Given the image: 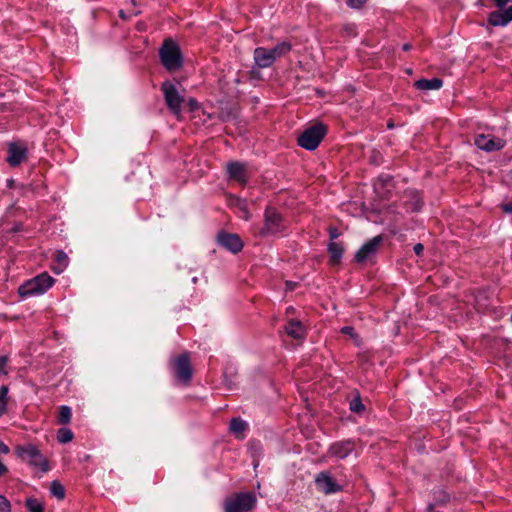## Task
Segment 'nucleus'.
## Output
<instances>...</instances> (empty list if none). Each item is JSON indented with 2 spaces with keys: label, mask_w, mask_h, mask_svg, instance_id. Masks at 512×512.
<instances>
[{
  "label": "nucleus",
  "mask_w": 512,
  "mask_h": 512,
  "mask_svg": "<svg viewBox=\"0 0 512 512\" xmlns=\"http://www.w3.org/2000/svg\"><path fill=\"white\" fill-rule=\"evenodd\" d=\"M16 456L26 462L33 468L40 469L41 472L46 473L50 470L49 461L46 456L42 454L39 448L32 444L26 443L17 445L14 449Z\"/></svg>",
  "instance_id": "1"
},
{
  "label": "nucleus",
  "mask_w": 512,
  "mask_h": 512,
  "mask_svg": "<svg viewBox=\"0 0 512 512\" xmlns=\"http://www.w3.org/2000/svg\"><path fill=\"white\" fill-rule=\"evenodd\" d=\"M159 56L162 65L168 71H176L182 67L183 58L180 47L170 38L164 40L159 50Z\"/></svg>",
  "instance_id": "2"
},
{
  "label": "nucleus",
  "mask_w": 512,
  "mask_h": 512,
  "mask_svg": "<svg viewBox=\"0 0 512 512\" xmlns=\"http://www.w3.org/2000/svg\"><path fill=\"white\" fill-rule=\"evenodd\" d=\"M165 104L168 108V110L177 118L181 119L182 117V106L185 103L184 96L179 92L178 86L169 81L166 80L161 84L160 87Z\"/></svg>",
  "instance_id": "3"
},
{
  "label": "nucleus",
  "mask_w": 512,
  "mask_h": 512,
  "mask_svg": "<svg viewBox=\"0 0 512 512\" xmlns=\"http://www.w3.org/2000/svg\"><path fill=\"white\" fill-rule=\"evenodd\" d=\"M253 492H239L225 498L224 512H249L256 505Z\"/></svg>",
  "instance_id": "4"
},
{
  "label": "nucleus",
  "mask_w": 512,
  "mask_h": 512,
  "mask_svg": "<svg viewBox=\"0 0 512 512\" xmlns=\"http://www.w3.org/2000/svg\"><path fill=\"white\" fill-rule=\"evenodd\" d=\"M327 133V126L322 123L314 124L305 129L297 138L300 147L312 151L315 150Z\"/></svg>",
  "instance_id": "5"
},
{
  "label": "nucleus",
  "mask_w": 512,
  "mask_h": 512,
  "mask_svg": "<svg viewBox=\"0 0 512 512\" xmlns=\"http://www.w3.org/2000/svg\"><path fill=\"white\" fill-rule=\"evenodd\" d=\"M285 229L282 215L275 207L268 206L264 212V224L259 229L258 235L262 238L275 235Z\"/></svg>",
  "instance_id": "6"
},
{
  "label": "nucleus",
  "mask_w": 512,
  "mask_h": 512,
  "mask_svg": "<svg viewBox=\"0 0 512 512\" xmlns=\"http://www.w3.org/2000/svg\"><path fill=\"white\" fill-rule=\"evenodd\" d=\"M55 280L48 275L47 273H42L22 284L18 291L22 297H28L38 294H43L46 292L52 285Z\"/></svg>",
  "instance_id": "7"
},
{
  "label": "nucleus",
  "mask_w": 512,
  "mask_h": 512,
  "mask_svg": "<svg viewBox=\"0 0 512 512\" xmlns=\"http://www.w3.org/2000/svg\"><path fill=\"white\" fill-rule=\"evenodd\" d=\"M173 374L176 381L184 386H187L192 379L193 370L190 361V354L184 352L171 361Z\"/></svg>",
  "instance_id": "8"
},
{
  "label": "nucleus",
  "mask_w": 512,
  "mask_h": 512,
  "mask_svg": "<svg viewBox=\"0 0 512 512\" xmlns=\"http://www.w3.org/2000/svg\"><path fill=\"white\" fill-rule=\"evenodd\" d=\"M382 242L383 237L381 235H378L370 239L365 244H363L354 256L355 262L364 263L372 259L376 255Z\"/></svg>",
  "instance_id": "9"
},
{
  "label": "nucleus",
  "mask_w": 512,
  "mask_h": 512,
  "mask_svg": "<svg viewBox=\"0 0 512 512\" xmlns=\"http://www.w3.org/2000/svg\"><path fill=\"white\" fill-rule=\"evenodd\" d=\"M226 171L229 179L245 186L249 179L247 164L239 161H232L226 164Z\"/></svg>",
  "instance_id": "10"
},
{
  "label": "nucleus",
  "mask_w": 512,
  "mask_h": 512,
  "mask_svg": "<svg viewBox=\"0 0 512 512\" xmlns=\"http://www.w3.org/2000/svg\"><path fill=\"white\" fill-rule=\"evenodd\" d=\"M315 484L318 490L322 491L324 494L342 491L341 485L337 484L327 472H320L315 478Z\"/></svg>",
  "instance_id": "11"
},
{
  "label": "nucleus",
  "mask_w": 512,
  "mask_h": 512,
  "mask_svg": "<svg viewBox=\"0 0 512 512\" xmlns=\"http://www.w3.org/2000/svg\"><path fill=\"white\" fill-rule=\"evenodd\" d=\"M474 143L479 149L487 152L498 151L505 145L504 140L496 137L489 138L484 134L477 135L474 139Z\"/></svg>",
  "instance_id": "12"
},
{
  "label": "nucleus",
  "mask_w": 512,
  "mask_h": 512,
  "mask_svg": "<svg viewBox=\"0 0 512 512\" xmlns=\"http://www.w3.org/2000/svg\"><path fill=\"white\" fill-rule=\"evenodd\" d=\"M220 245L233 253H238L243 248V242L237 234L221 232L218 235Z\"/></svg>",
  "instance_id": "13"
},
{
  "label": "nucleus",
  "mask_w": 512,
  "mask_h": 512,
  "mask_svg": "<svg viewBox=\"0 0 512 512\" xmlns=\"http://www.w3.org/2000/svg\"><path fill=\"white\" fill-rule=\"evenodd\" d=\"M27 149L15 143H11L8 148L7 161L12 167H16L25 160Z\"/></svg>",
  "instance_id": "14"
},
{
  "label": "nucleus",
  "mask_w": 512,
  "mask_h": 512,
  "mask_svg": "<svg viewBox=\"0 0 512 512\" xmlns=\"http://www.w3.org/2000/svg\"><path fill=\"white\" fill-rule=\"evenodd\" d=\"M284 330L288 336L296 340H302L307 335V330L303 323L296 319L288 320Z\"/></svg>",
  "instance_id": "15"
},
{
  "label": "nucleus",
  "mask_w": 512,
  "mask_h": 512,
  "mask_svg": "<svg viewBox=\"0 0 512 512\" xmlns=\"http://www.w3.org/2000/svg\"><path fill=\"white\" fill-rule=\"evenodd\" d=\"M254 61L257 67L263 69L273 65L274 60L270 54L269 49L264 47H257L253 53Z\"/></svg>",
  "instance_id": "16"
},
{
  "label": "nucleus",
  "mask_w": 512,
  "mask_h": 512,
  "mask_svg": "<svg viewBox=\"0 0 512 512\" xmlns=\"http://www.w3.org/2000/svg\"><path fill=\"white\" fill-rule=\"evenodd\" d=\"M512 10H497L489 14L488 23L492 26H505L512 21Z\"/></svg>",
  "instance_id": "17"
},
{
  "label": "nucleus",
  "mask_w": 512,
  "mask_h": 512,
  "mask_svg": "<svg viewBox=\"0 0 512 512\" xmlns=\"http://www.w3.org/2000/svg\"><path fill=\"white\" fill-rule=\"evenodd\" d=\"M354 449V443L352 441H342L331 445L329 452L331 455L338 458L347 457Z\"/></svg>",
  "instance_id": "18"
},
{
  "label": "nucleus",
  "mask_w": 512,
  "mask_h": 512,
  "mask_svg": "<svg viewBox=\"0 0 512 512\" xmlns=\"http://www.w3.org/2000/svg\"><path fill=\"white\" fill-rule=\"evenodd\" d=\"M328 252L330 254L331 265L336 266L341 262L344 247L341 243L332 241L328 245Z\"/></svg>",
  "instance_id": "19"
},
{
  "label": "nucleus",
  "mask_w": 512,
  "mask_h": 512,
  "mask_svg": "<svg viewBox=\"0 0 512 512\" xmlns=\"http://www.w3.org/2000/svg\"><path fill=\"white\" fill-rule=\"evenodd\" d=\"M292 47H293V45L291 44V42L282 41V42L278 43L275 47L269 49L274 62L277 59L288 55L290 53V51L292 50Z\"/></svg>",
  "instance_id": "20"
},
{
  "label": "nucleus",
  "mask_w": 512,
  "mask_h": 512,
  "mask_svg": "<svg viewBox=\"0 0 512 512\" xmlns=\"http://www.w3.org/2000/svg\"><path fill=\"white\" fill-rule=\"evenodd\" d=\"M248 427V424L242 420V418H232L230 421L229 429L238 439H243L245 437V431Z\"/></svg>",
  "instance_id": "21"
},
{
  "label": "nucleus",
  "mask_w": 512,
  "mask_h": 512,
  "mask_svg": "<svg viewBox=\"0 0 512 512\" xmlns=\"http://www.w3.org/2000/svg\"><path fill=\"white\" fill-rule=\"evenodd\" d=\"M415 87L419 90H437L442 87L443 81L440 78L420 79L415 82Z\"/></svg>",
  "instance_id": "22"
},
{
  "label": "nucleus",
  "mask_w": 512,
  "mask_h": 512,
  "mask_svg": "<svg viewBox=\"0 0 512 512\" xmlns=\"http://www.w3.org/2000/svg\"><path fill=\"white\" fill-rule=\"evenodd\" d=\"M228 204L231 207L237 208L239 210V212L241 213L242 218H244L245 220L250 219L251 215H250V212L248 210L245 200H243L239 197L230 196L228 199Z\"/></svg>",
  "instance_id": "23"
},
{
  "label": "nucleus",
  "mask_w": 512,
  "mask_h": 512,
  "mask_svg": "<svg viewBox=\"0 0 512 512\" xmlns=\"http://www.w3.org/2000/svg\"><path fill=\"white\" fill-rule=\"evenodd\" d=\"M56 265L53 266V271L57 274L61 273L69 263V258L64 251L57 250L54 254Z\"/></svg>",
  "instance_id": "24"
},
{
  "label": "nucleus",
  "mask_w": 512,
  "mask_h": 512,
  "mask_svg": "<svg viewBox=\"0 0 512 512\" xmlns=\"http://www.w3.org/2000/svg\"><path fill=\"white\" fill-rule=\"evenodd\" d=\"M25 507L29 512H44V503L37 498L29 497L25 500Z\"/></svg>",
  "instance_id": "25"
},
{
  "label": "nucleus",
  "mask_w": 512,
  "mask_h": 512,
  "mask_svg": "<svg viewBox=\"0 0 512 512\" xmlns=\"http://www.w3.org/2000/svg\"><path fill=\"white\" fill-rule=\"evenodd\" d=\"M50 492L58 500H63L65 498L64 486L58 480L52 481L50 485Z\"/></svg>",
  "instance_id": "26"
},
{
  "label": "nucleus",
  "mask_w": 512,
  "mask_h": 512,
  "mask_svg": "<svg viewBox=\"0 0 512 512\" xmlns=\"http://www.w3.org/2000/svg\"><path fill=\"white\" fill-rule=\"evenodd\" d=\"M349 407L350 410L356 414L364 413L366 410L365 405L363 404L359 394H357L353 399H351Z\"/></svg>",
  "instance_id": "27"
},
{
  "label": "nucleus",
  "mask_w": 512,
  "mask_h": 512,
  "mask_svg": "<svg viewBox=\"0 0 512 512\" xmlns=\"http://www.w3.org/2000/svg\"><path fill=\"white\" fill-rule=\"evenodd\" d=\"M73 436V432L68 428H60L57 431V440L63 444L72 441Z\"/></svg>",
  "instance_id": "28"
},
{
  "label": "nucleus",
  "mask_w": 512,
  "mask_h": 512,
  "mask_svg": "<svg viewBox=\"0 0 512 512\" xmlns=\"http://www.w3.org/2000/svg\"><path fill=\"white\" fill-rule=\"evenodd\" d=\"M8 395V386L3 385L0 388V415L6 412V400Z\"/></svg>",
  "instance_id": "29"
},
{
  "label": "nucleus",
  "mask_w": 512,
  "mask_h": 512,
  "mask_svg": "<svg viewBox=\"0 0 512 512\" xmlns=\"http://www.w3.org/2000/svg\"><path fill=\"white\" fill-rule=\"evenodd\" d=\"M8 360H9L8 356H6V355L0 356V375L8 374V370H7Z\"/></svg>",
  "instance_id": "30"
},
{
  "label": "nucleus",
  "mask_w": 512,
  "mask_h": 512,
  "mask_svg": "<svg viewBox=\"0 0 512 512\" xmlns=\"http://www.w3.org/2000/svg\"><path fill=\"white\" fill-rule=\"evenodd\" d=\"M0 512H11L10 502L2 495H0Z\"/></svg>",
  "instance_id": "31"
},
{
  "label": "nucleus",
  "mask_w": 512,
  "mask_h": 512,
  "mask_svg": "<svg viewBox=\"0 0 512 512\" xmlns=\"http://www.w3.org/2000/svg\"><path fill=\"white\" fill-rule=\"evenodd\" d=\"M187 106L189 107L190 111L199 109V103L195 98H189L187 101Z\"/></svg>",
  "instance_id": "32"
},
{
  "label": "nucleus",
  "mask_w": 512,
  "mask_h": 512,
  "mask_svg": "<svg viewBox=\"0 0 512 512\" xmlns=\"http://www.w3.org/2000/svg\"><path fill=\"white\" fill-rule=\"evenodd\" d=\"M328 232L329 237L332 241L337 239L341 235L340 231L336 227H329Z\"/></svg>",
  "instance_id": "33"
},
{
  "label": "nucleus",
  "mask_w": 512,
  "mask_h": 512,
  "mask_svg": "<svg viewBox=\"0 0 512 512\" xmlns=\"http://www.w3.org/2000/svg\"><path fill=\"white\" fill-rule=\"evenodd\" d=\"M72 410L69 406H61L59 409L58 416H71Z\"/></svg>",
  "instance_id": "34"
},
{
  "label": "nucleus",
  "mask_w": 512,
  "mask_h": 512,
  "mask_svg": "<svg viewBox=\"0 0 512 512\" xmlns=\"http://www.w3.org/2000/svg\"><path fill=\"white\" fill-rule=\"evenodd\" d=\"M365 0H347L348 6L352 8H361Z\"/></svg>",
  "instance_id": "35"
},
{
  "label": "nucleus",
  "mask_w": 512,
  "mask_h": 512,
  "mask_svg": "<svg viewBox=\"0 0 512 512\" xmlns=\"http://www.w3.org/2000/svg\"><path fill=\"white\" fill-rule=\"evenodd\" d=\"M341 332L345 335L354 337L356 335L355 330L352 326H344L341 328Z\"/></svg>",
  "instance_id": "36"
},
{
  "label": "nucleus",
  "mask_w": 512,
  "mask_h": 512,
  "mask_svg": "<svg viewBox=\"0 0 512 512\" xmlns=\"http://www.w3.org/2000/svg\"><path fill=\"white\" fill-rule=\"evenodd\" d=\"M413 250L417 256H421L424 251V246L421 243H417L414 245Z\"/></svg>",
  "instance_id": "37"
},
{
  "label": "nucleus",
  "mask_w": 512,
  "mask_h": 512,
  "mask_svg": "<svg viewBox=\"0 0 512 512\" xmlns=\"http://www.w3.org/2000/svg\"><path fill=\"white\" fill-rule=\"evenodd\" d=\"M422 207V203L419 199H417L413 204H412V211L416 212V211H419Z\"/></svg>",
  "instance_id": "38"
},
{
  "label": "nucleus",
  "mask_w": 512,
  "mask_h": 512,
  "mask_svg": "<svg viewBox=\"0 0 512 512\" xmlns=\"http://www.w3.org/2000/svg\"><path fill=\"white\" fill-rule=\"evenodd\" d=\"M493 1H494L495 5L501 9V8L505 7L510 0H493Z\"/></svg>",
  "instance_id": "39"
},
{
  "label": "nucleus",
  "mask_w": 512,
  "mask_h": 512,
  "mask_svg": "<svg viewBox=\"0 0 512 512\" xmlns=\"http://www.w3.org/2000/svg\"><path fill=\"white\" fill-rule=\"evenodd\" d=\"M502 209L506 213H512V201L502 205Z\"/></svg>",
  "instance_id": "40"
},
{
  "label": "nucleus",
  "mask_w": 512,
  "mask_h": 512,
  "mask_svg": "<svg viewBox=\"0 0 512 512\" xmlns=\"http://www.w3.org/2000/svg\"><path fill=\"white\" fill-rule=\"evenodd\" d=\"M137 14H138V12H137V11H134V12H133V15H137ZM131 15H132V13H131V14H129V15H127V14H126V12H125L124 10H120V11H119V16H120L122 19H127V18H129Z\"/></svg>",
  "instance_id": "41"
},
{
  "label": "nucleus",
  "mask_w": 512,
  "mask_h": 512,
  "mask_svg": "<svg viewBox=\"0 0 512 512\" xmlns=\"http://www.w3.org/2000/svg\"><path fill=\"white\" fill-rule=\"evenodd\" d=\"M412 48V45L410 43H405L403 46H402V49L404 51H409L410 49Z\"/></svg>",
  "instance_id": "42"
},
{
  "label": "nucleus",
  "mask_w": 512,
  "mask_h": 512,
  "mask_svg": "<svg viewBox=\"0 0 512 512\" xmlns=\"http://www.w3.org/2000/svg\"><path fill=\"white\" fill-rule=\"evenodd\" d=\"M70 419H71V418H68V417H65V418H59V422H60L61 424H67V423H69Z\"/></svg>",
  "instance_id": "43"
},
{
  "label": "nucleus",
  "mask_w": 512,
  "mask_h": 512,
  "mask_svg": "<svg viewBox=\"0 0 512 512\" xmlns=\"http://www.w3.org/2000/svg\"><path fill=\"white\" fill-rule=\"evenodd\" d=\"M286 286L288 289L292 290L295 286V284H293L292 282H286Z\"/></svg>",
  "instance_id": "44"
},
{
  "label": "nucleus",
  "mask_w": 512,
  "mask_h": 512,
  "mask_svg": "<svg viewBox=\"0 0 512 512\" xmlns=\"http://www.w3.org/2000/svg\"><path fill=\"white\" fill-rule=\"evenodd\" d=\"M388 127H389V128H392V127H393V124H392V123H389V124H388Z\"/></svg>",
  "instance_id": "45"
}]
</instances>
